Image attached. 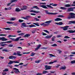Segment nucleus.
Masks as SVG:
<instances>
[{
  "label": "nucleus",
  "mask_w": 75,
  "mask_h": 75,
  "mask_svg": "<svg viewBox=\"0 0 75 75\" xmlns=\"http://www.w3.org/2000/svg\"><path fill=\"white\" fill-rule=\"evenodd\" d=\"M52 4H50V5H47L46 6L44 5H40V6L41 7H42V8H45L46 9H48V7H49V8H53V7L51 6V5H52Z\"/></svg>",
  "instance_id": "f257e3e1"
},
{
  "label": "nucleus",
  "mask_w": 75,
  "mask_h": 75,
  "mask_svg": "<svg viewBox=\"0 0 75 75\" xmlns=\"http://www.w3.org/2000/svg\"><path fill=\"white\" fill-rule=\"evenodd\" d=\"M52 21H47L45 23H43L40 24L41 25H43L44 27H45L47 25H48L50 23H51Z\"/></svg>",
  "instance_id": "f03ea898"
},
{
  "label": "nucleus",
  "mask_w": 75,
  "mask_h": 75,
  "mask_svg": "<svg viewBox=\"0 0 75 75\" xmlns=\"http://www.w3.org/2000/svg\"><path fill=\"white\" fill-rule=\"evenodd\" d=\"M69 14L71 16H69L67 18L68 19H70L71 18H75V14L73 13H70Z\"/></svg>",
  "instance_id": "7ed1b4c3"
},
{
  "label": "nucleus",
  "mask_w": 75,
  "mask_h": 75,
  "mask_svg": "<svg viewBox=\"0 0 75 75\" xmlns=\"http://www.w3.org/2000/svg\"><path fill=\"white\" fill-rule=\"evenodd\" d=\"M45 13L47 14H51V15H55L56 14H58V13H50L48 12V11H45Z\"/></svg>",
  "instance_id": "20e7f679"
},
{
  "label": "nucleus",
  "mask_w": 75,
  "mask_h": 75,
  "mask_svg": "<svg viewBox=\"0 0 75 75\" xmlns=\"http://www.w3.org/2000/svg\"><path fill=\"white\" fill-rule=\"evenodd\" d=\"M17 37V36L16 35H9L8 36V38H9V39H11L12 41H15V39L14 38H11L10 37Z\"/></svg>",
  "instance_id": "39448f33"
},
{
  "label": "nucleus",
  "mask_w": 75,
  "mask_h": 75,
  "mask_svg": "<svg viewBox=\"0 0 75 75\" xmlns=\"http://www.w3.org/2000/svg\"><path fill=\"white\" fill-rule=\"evenodd\" d=\"M45 70H47V69H51L52 68V66H48V65L45 66Z\"/></svg>",
  "instance_id": "423d86ee"
},
{
  "label": "nucleus",
  "mask_w": 75,
  "mask_h": 75,
  "mask_svg": "<svg viewBox=\"0 0 75 75\" xmlns=\"http://www.w3.org/2000/svg\"><path fill=\"white\" fill-rule=\"evenodd\" d=\"M13 71L16 74H18V73L20 72V71L18 70V69H17L16 68H13Z\"/></svg>",
  "instance_id": "0eeeda50"
},
{
  "label": "nucleus",
  "mask_w": 75,
  "mask_h": 75,
  "mask_svg": "<svg viewBox=\"0 0 75 75\" xmlns=\"http://www.w3.org/2000/svg\"><path fill=\"white\" fill-rule=\"evenodd\" d=\"M6 42H1L0 43V45L2 46V47H4L6 45H7V44H6Z\"/></svg>",
  "instance_id": "6e6552de"
},
{
  "label": "nucleus",
  "mask_w": 75,
  "mask_h": 75,
  "mask_svg": "<svg viewBox=\"0 0 75 75\" xmlns=\"http://www.w3.org/2000/svg\"><path fill=\"white\" fill-rule=\"evenodd\" d=\"M21 28H23V27H26L27 25L25 24V23H23L21 24Z\"/></svg>",
  "instance_id": "1a4fd4ad"
},
{
  "label": "nucleus",
  "mask_w": 75,
  "mask_h": 75,
  "mask_svg": "<svg viewBox=\"0 0 75 75\" xmlns=\"http://www.w3.org/2000/svg\"><path fill=\"white\" fill-rule=\"evenodd\" d=\"M53 35H51L50 36V35L47 36L45 37V38L46 39H49L50 38H51L52 37Z\"/></svg>",
  "instance_id": "9d476101"
},
{
  "label": "nucleus",
  "mask_w": 75,
  "mask_h": 75,
  "mask_svg": "<svg viewBox=\"0 0 75 75\" xmlns=\"http://www.w3.org/2000/svg\"><path fill=\"white\" fill-rule=\"evenodd\" d=\"M27 8V6H24L23 7V8H21V10H26Z\"/></svg>",
  "instance_id": "9b49d317"
},
{
  "label": "nucleus",
  "mask_w": 75,
  "mask_h": 75,
  "mask_svg": "<svg viewBox=\"0 0 75 75\" xmlns=\"http://www.w3.org/2000/svg\"><path fill=\"white\" fill-rule=\"evenodd\" d=\"M17 58L16 57L13 56H10L9 57V59H15Z\"/></svg>",
  "instance_id": "f8f14e48"
},
{
  "label": "nucleus",
  "mask_w": 75,
  "mask_h": 75,
  "mask_svg": "<svg viewBox=\"0 0 75 75\" xmlns=\"http://www.w3.org/2000/svg\"><path fill=\"white\" fill-rule=\"evenodd\" d=\"M17 55L21 57L23 55V54H21V52L20 51H18L17 52Z\"/></svg>",
  "instance_id": "ddd939ff"
},
{
  "label": "nucleus",
  "mask_w": 75,
  "mask_h": 75,
  "mask_svg": "<svg viewBox=\"0 0 75 75\" xmlns=\"http://www.w3.org/2000/svg\"><path fill=\"white\" fill-rule=\"evenodd\" d=\"M74 11V9L72 8H69L67 9V11Z\"/></svg>",
  "instance_id": "4468645a"
},
{
  "label": "nucleus",
  "mask_w": 75,
  "mask_h": 75,
  "mask_svg": "<svg viewBox=\"0 0 75 75\" xmlns=\"http://www.w3.org/2000/svg\"><path fill=\"white\" fill-rule=\"evenodd\" d=\"M69 26H67L65 27H64L63 28V30H64V31H66V30H68L67 28H69Z\"/></svg>",
  "instance_id": "2eb2a0df"
},
{
  "label": "nucleus",
  "mask_w": 75,
  "mask_h": 75,
  "mask_svg": "<svg viewBox=\"0 0 75 75\" xmlns=\"http://www.w3.org/2000/svg\"><path fill=\"white\" fill-rule=\"evenodd\" d=\"M16 18H14V17H12L11 18L10 20H9V21H15L16 20Z\"/></svg>",
  "instance_id": "dca6fc26"
},
{
  "label": "nucleus",
  "mask_w": 75,
  "mask_h": 75,
  "mask_svg": "<svg viewBox=\"0 0 75 75\" xmlns=\"http://www.w3.org/2000/svg\"><path fill=\"white\" fill-rule=\"evenodd\" d=\"M67 32H68L69 33H75V30H69L67 31Z\"/></svg>",
  "instance_id": "f3484780"
},
{
  "label": "nucleus",
  "mask_w": 75,
  "mask_h": 75,
  "mask_svg": "<svg viewBox=\"0 0 75 75\" xmlns=\"http://www.w3.org/2000/svg\"><path fill=\"white\" fill-rule=\"evenodd\" d=\"M41 46V45H38V46L37 47V48L35 49V51H38L39 48H40V47Z\"/></svg>",
  "instance_id": "a211bd4d"
},
{
  "label": "nucleus",
  "mask_w": 75,
  "mask_h": 75,
  "mask_svg": "<svg viewBox=\"0 0 75 75\" xmlns=\"http://www.w3.org/2000/svg\"><path fill=\"white\" fill-rule=\"evenodd\" d=\"M62 20V19L60 18H57L54 19V21H61Z\"/></svg>",
  "instance_id": "6ab92c4d"
},
{
  "label": "nucleus",
  "mask_w": 75,
  "mask_h": 75,
  "mask_svg": "<svg viewBox=\"0 0 75 75\" xmlns=\"http://www.w3.org/2000/svg\"><path fill=\"white\" fill-rule=\"evenodd\" d=\"M30 12H33V13H40V11H35L34 10H31L30 11Z\"/></svg>",
  "instance_id": "aec40b11"
},
{
  "label": "nucleus",
  "mask_w": 75,
  "mask_h": 75,
  "mask_svg": "<svg viewBox=\"0 0 75 75\" xmlns=\"http://www.w3.org/2000/svg\"><path fill=\"white\" fill-rule=\"evenodd\" d=\"M66 69V67L64 66V67H62L60 69V70H61L62 69L65 70Z\"/></svg>",
  "instance_id": "412c9836"
},
{
  "label": "nucleus",
  "mask_w": 75,
  "mask_h": 75,
  "mask_svg": "<svg viewBox=\"0 0 75 75\" xmlns=\"http://www.w3.org/2000/svg\"><path fill=\"white\" fill-rule=\"evenodd\" d=\"M7 40H8V39L4 37H2V41H7Z\"/></svg>",
  "instance_id": "4be33fe9"
},
{
  "label": "nucleus",
  "mask_w": 75,
  "mask_h": 75,
  "mask_svg": "<svg viewBox=\"0 0 75 75\" xmlns=\"http://www.w3.org/2000/svg\"><path fill=\"white\" fill-rule=\"evenodd\" d=\"M56 24L57 25H62L63 24V23L62 22H59L58 23H56Z\"/></svg>",
  "instance_id": "5701e85b"
},
{
  "label": "nucleus",
  "mask_w": 75,
  "mask_h": 75,
  "mask_svg": "<svg viewBox=\"0 0 75 75\" xmlns=\"http://www.w3.org/2000/svg\"><path fill=\"white\" fill-rule=\"evenodd\" d=\"M30 28H32V27H35L36 26L34 25L31 24L29 25Z\"/></svg>",
  "instance_id": "b1692460"
},
{
  "label": "nucleus",
  "mask_w": 75,
  "mask_h": 75,
  "mask_svg": "<svg viewBox=\"0 0 75 75\" xmlns=\"http://www.w3.org/2000/svg\"><path fill=\"white\" fill-rule=\"evenodd\" d=\"M21 38V37L17 38L16 39H15V41H19V39Z\"/></svg>",
  "instance_id": "393cba45"
},
{
  "label": "nucleus",
  "mask_w": 75,
  "mask_h": 75,
  "mask_svg": "<svg viewBox=\"0 0 75 75\" xmlns=\"http://www.w3.org/2000/svg\"><path fill=\"white\" fill-rule=\"evenodd\" d=\"M30 36V35L28 34H26L24 36V37L27 38V37H29Z\"/></svg>",
  "instance_id": "a878e982"
},
{
  "label": "nucleus",
  "mask_w": 75,
  "mask_h": 75,
  "mask_svg": "<svg viewBox=\"0 0 75 75\" xmlns=\"http://www.w3.org/2000/svg\"><path fill=\"white\" fill-rule=\"evenodd\" d=\"M13 63H14V61L10 60L9 63H8V64H13Z\"/></svg>",
  "instance_id": "bb28decb"
},
{
  "label": "nucleus",
  "mask_w": 75,
  "mask_h": 75,
  "mask_svg": "<svg viewBox=\"0 0 75 75\" xmlns=\"http://www.w3.org/2000/svg\"><path fill=\"white\" fill-rule=\"evenodd\" d=\"M33 24H34L35 25H36V26H40V25L39 24V23H33Z\"/></svg>",
  "instance_id": "cd10ccee"
},
{
  "label": "nucleus",
  "mask_w": 75,
  "mask_h": 75,
  "mask_svg": "<svg viewBox=\"0 0 75 75\" xmlns=\"http://www.w3.org/2000/svg\"><path fill=\"white\" fill-rule=\"evenodd\" d=\"M65 7H71V5L69 4H67L64 5Z\"/></svg>",
  "instance_id": "c85d7f7f"
},
{
  "label": "nucleus",
  "mask_w": 75,
  "mask_h": 75,
  "mask_svg": "<svg viewBox=\"0 0 75 75\" xmlns=\"http://www.w3.org/2000/svg\"><path fill=\"white\" fill-rule=\"evenodd\" d=\"M56 38L55 36H53L52 38V41H55V38Z\"/></svg>",
  "instance_id": "c756f323"
},
{
  "label": "nucleus",
  "mask_w": 75,
  "mask_h": 75,
  "mask_svg": "<svg viewBox=\"0 0 75 75\" xmlns=\"http://www.w3.org/2000/svg\"><path fill=\"white\" fill-rule=\"evenodd\" d=\"M6 23H7V24H14V22L11 21L7 22Z\"/></svg>",
  "instance_id": "7c9ffc66"
},
{
  "label": "nucleus",
  "mask_w": 75,
  "mask_h": 75,
  "mask_svg": "<svg viewBox=\"0 0 75 75\" xmlns=\"http://www.w3.org/2000/svg\"><path fill=\"white\" fill-rule=\"evenodd\" d=\"M21 10H20L19 9V8H16V11H17V12H19V11H21Z\"/></svg>",
  "instance_id": "2f4dec72"
},
{
  "label": "nucleus",
  "mask_w": 75,
  "mask_h": 75,
  "mask_svg": "<svg viewBox=\"0 0 75 75\" xmlns=\"http://www.w3.org/2000/svg\"><path fill=\"white\" fill-rule=\"evenodd\" d=\"M26 20H28L29 19V18H31V16H26Z\"/></svg>",
  "instance_id": "473e14b6"
},
{
  "label": "nucleus",
  "mask_w": 75,
  "mask_h": 75,
  "mask_svg": "<svg viewBox=\"0 0 75 75\" xmlns=\"http://www.w3.org/2000/svg\"><path fill=\"white\" fill-rule=\"evenodd\" d=\"M49 72L47 71H43L42 74H47V73H48Z\"/></svg>",
  "instance_id": "72a5a7b5"
},
{
  "label": "nucleus",
  "mask_w": 75,
  "mask_h": 75,
  "mask_svg": "<svg viewBox=\"0 0 75 75\" xmlns=\"http://www.w3.org/2000/svg\"><path fill=\"white\" fill-rule=\"evenodd\" d=\"M4 30H11V29L8 28H4Z\"/></svg>",
  "instance_id": "f704fd0d"
},
{
  "label": "nucleus",
  "mask_w": 75,
  "mask_h": 75,
  "mask_svg": "<svg viewBox=\"0 0 75 75\" xmlns=\"http://www.w3.org/2000/svg\"><path fill=\"white\" fill-rule=\"evenodd\" d=\"M7 50V49H3L2 50V51H5V52H9V51H10Z\"/></svg>",
  "instance_id": "c9c22d12"
},
{
  "label": "nucleus",
  "mask_w": 75,
  "mask_h": 75,
  "mask_svg": "<svg viewBox=\"0 0 75 75\" xmlns=\"http://www.w3.org/2000/svg\"><path fill=\"white\" fill-rule=\"evenodd\" d=\"M33 8H36V9H37V10H40V8H38V6H33Z\"/></svg>",
  "instance_id": "e433bc0d"
},
{
  "label": "nucleus",
  "mask_w": 75,
  "mask_h": 75,
  "mask_svg": "<svg viewBox=\"0 0 75 75\" xmlns=\"http://www.w3.org/2000/svg\"><path fill=\"white\" fill-rule=\"evenodd\" d=\"M60 8V9H62V10H67V8L64 7H61Z\"/></svg>",
  "instance_id": "4c0bfd02"
},
{
  "label": "nucleus",
  "mask_w": 75,
  "mask_h": 75,
  "mask_svg": "<svg viewBox=\"0 0 75 75\" xmlns=\"http://www.w3.org/2000/svg\"><path fill=\"white\" fill-rule=\"evenodd\" d=\"M3 72H7L8 71V69H5L4 70H3Z\"/></svg>",
  "instance_id": "58836bf2"
},
{
  "label": "nucleus",
  "mask_w": 75,
  "mask_h": 75,
  "mask_svg": "<svg viewBox=\"0 0 75 75\" xmlns=\"http://www.w3.org/2000/svg\"><path fill=\"white\" fill-rule=\"evenodd\" d=\"M69 22L72 23L73 24H75V21H69Z\"/></svg>",
  "instance_id": "ea45409f"
},
{
  "label": "nucleus",
  "mask_w": 75,
  "mask_h": 75,
  "mask_svg": "<svg viewBox=\"0 0 75 75\" xmlns=\"http://www.w3.org/2000/svg\"><path fill=\"white\" fill-rule=\"evenodd\" d=\"M24 35H25V33H21L18 34V35H21V36H23Z\"/></svg>",
  "instance_id": "a19ab883"
},
{
  "label": "nucleus",
  "mask_w": 75,
  "mask_h": 75,
  "mask_svg": "<svg viewBox=\"0 0 75 75\" xmlns=\"http://www.w3.org/2000/svg\"><path fill=\"white\" fill-rule=\"evenodd\" d=\"M51 47H57V45L56 44H54L53 45H51Z\"/></svg>",
  "instance_id": "79ce46f5"
},
{
  "label": "nucleus",
  "mask_w": 75,
  "mask_h": 75,
  "mask_svg": "<svg viewBox=\"0 0 75 75\" xmlns=\"http://www.w3.org/2000/svg\"><path fill=\"white\" fill-rule=\"evenodd\" d=\"M35 54V53H34L33 52H32L31 55H30V56H34V55Z\"/></svg>",
  "instance_id": "37998d69"
},
{
  "label": "nucleus",
  "mask_w": 75,
  "mask_h": 75,
  "mask_svg": "<svg viewBox=\"0 0 75 75\" xmlns=\"http://www.w3.org/2000/svg\"><path fill=\"white\" fill-rule=\"evenodd\" d=\"M16 1H17V0H11V3H14V2H15Z\"/></svg>",
  "instance_id": "c03bdc74"
},
{
  "label": "nucleus",
  "mask_w": 75,
  "mask_h": 75,
  "mask_svg": "<svg viewBox=\"0 0 75 75\" xmlns=\"http://www.w3.org/2000/svg\"><path fill=\"white\" fill-rule=\"evenodd\" d=\"M23 21H24L22 20L19 19L18 20V22L19 23H22V22H23Z\"/></svg>",
  "instance_id": "a18cd8bd"
},
{
  "label": "nucleus",
  "mask_w": 75,
  "mask_h": 75,
  "mask_svg": "<svg viewBox=\"0 0 75 75\" xmlns=\"http://www.w3.org/2000/svg\"><path fill=\"white\" fill-rule=\"evenodd\" d=\"M58 17H65V16H63L62 15H59V16H57Z\"/></svg>",
  "instance_id": "49530a36"
},
{
  "label": "nucleus",
  "mask_w": 75,
  "mask_h": 75,
  "mask_svg": "<svg viewBox=\"0 0 75 75\" xmlns=\"http://www.w3.org/2000/svg\"><path fill=\"white\" fill-rule=\"evenodd\" d=\"M43 31H44L46 33H48V34H49V33L48 30H44Z\"/></svg>",
  "instance_id": "de8ad7c7"
},
{
  "label": "nucleus",
  "mask_w": 75,
  "mask_h": 75,
  "mask_svg": "<svg viewBox=\"0 0 75 75\" xmlns=\"http://www.w3.org/2000/svg\"><path fill=\"white\" fill-rule=\"evenodd\" d=\"M40 5H41V4H43V5H46V4H46V3H40Z\"/></svg>",
  "instance_id": "09e8293b"
},
{
  "label": "nucleus",
  "mask_w": 75,
  "mask_h": 75,
  "mask_svg": "<svg viewBox=\"0 0 75 75\" xmlns=\"http://www.w3.org/2000/svg\"><path fill=\"white\" fill-rule=\"evenodd\" d=\"M8 47H13V45H8Z\"/></svg>",
  "instance_id": "8fccbe9b"
},
{
  "label": "nucleus",
  "mask_w": 75,
  "mask_h": 75,
  "mask_svg": "<svg viewBox=\"0 0 75 75\" xmlns=\"http://www.w3.org/2000/svg\"><path fill=\"white\" fill-rule=\"evenodd\" d=\"M71 64H75V60H73L71 61Z\"/></svg>",
  "instance_id": "3c124183"
},
{
  "label": "nucleus",
  "mask_w": 75,
  "mask_h": 75,
  "mask_svg": "<svg viewBox=\"0 0 75 75\" xmlns=\"http://www.w3.org/2000/svg\"><path fill=\"white\" fill-rule=\"evenodd\" d=\"M14 63H15V64L20 63V62L18 61H14Z\"/></svg>",
  "instance_id": "603ef678"
},
{
  "label": "nucleus",
  "mask_w": 75,
  "mask_h": 75,
  "mask_svg": "<svg viewBox=\"0 0 75 75\" xmlns=\"http://www.w3.org/2000/svg\"><path fill=\"white\" fill-rule=\"evenodd\" d=\"M62 37V36L61 35H59L57 36V38H59L60 37Z\"/></svg>",
  "instance_id": "864d4df0"
},
{
  "label": "nucleus",
  "mask_w": 75,
  "mask_h": 75,
  "mask_svg": "<svg viewBox=\"0 0 75 75\" xmlns=\"http://www.w3.org/2000/svg\"><path fill=\"white\" fill-rule=\"evenodd\" d=\"M70 38V37L68 36H65L64 37V38H66V39H68V38Z\"/></svg>",
  "instance_id": "5fc2aeb1"
},
{
  "label": "nucleus",
  "mask_w": 75,
  "mask_h": 75,
  "mask_svg": "<svg viewBox=\"0 0 75 75\" xmlns=\"http://www.w3.org/2000/svg\"><path fill=\"white\" fill-rule=\"evenodd\" d=\"M6 35H7L2 34H0V36H6Z\"/></svg>",
  "instance_id": "6e6d98bb"
},
{
  "label": "nucleus",
  "mask_w": 75,
  "mask_h": 75,
  "mask_svg": "<svg viewBox=\"0 0 75 75\" xmlns=\"http://www.w3.org/2000/svg\"><path fill=\"white\" fill-rule=\"evenodd\" d=\"M42 35H47V34L43 32L42 33Z\"/></svg>",
  "instance_id": "4d7b16f0"
},
{
  "label": "nucleus",
  "mask_w": 75,
  "mask_h": 75,
  "mask_svg": "<svg viewBox=\"0 0 75 75\" xmlns=\"http://www.w3.org/2000/svg\"><path fill=\"white\" fill-rule=\"evenodd\" d=\"M11 42H12L11 41H8L7 42H6V43H11Z\"/></svg>",
  "instance_id": "13d9d810"
},
{
  "label": "nucleus",
  "mask_w": 75,
  "mask_h": 75,
  "mask_svg": "<svg viewBox=\"0 0 75 75\" xmlns=\"http://www.w3.org/2000/svg\"><path fill=\"white\" fill-rule=\"evenodd\" d=\"M40 62V60H38L35 62V63H39Z\"/></svg>",
  "instance_id": "bf43d9fd"
},
{
  "label": "nucleus",
  "mask_w": 75,
  "mask_h": 75,
  "mask_svg": "<svg viewBox=\"0 0 75 75\" xmlns=\"http://www.w3.org/2000/svg\"><path fill=\"white\" fill-rule=\"evenodd\" d=\"M34 19L36 20V21H40V20L39 19H38V18H35Z\"/></svg>",
  "instance_id": "052dcab7"
},
{
  "label": "nucleus",
  "mask_w": 75,
  "mask_h": 75,
  "mask_svg": "<svg viewBox=\"0 0 75 75\" xmlns=\"http://www.w3.org/2000/svg\"><path fill=\"white\" fill-rule=\"evenodd\" d=\"M36 30H33L32 31V33L33 34H34L35 33Z\"/></svg>",
  "instance_id": "680f3d73"
},
{
  "label": "nucleus",
  "mask_w": 75,
  "mask_h": 75,
  "mask_svg": "<svg viewBox=\"0 0 75 75\" xmlns=\"http://www.w3.org/2000/svg\"><path fill=\"white\" fill-rule=\"evenodd\" d=\"M49 54L50 56L51 57H54V55L52 54Z\"/></svg>",
  "instance_id": "e2e57ef3"
},
{
  "label": "nucleus",
  "mask_w": 75,
  "mask_h": 75,
  "mask_svg": "<svg viewBox=\"0 0 75 75\" xmlns=\"http://www.w3.org/2000/svg\"><path fill=\"white\" fill-rule=\"evenodd\" d=\"M13 55H17V53L14 52L13 54Z\"/></svg>",
  "instance_id": "0e129e2a"
},
{
  "label": "nucleus",
  "mask_w": 75,
  "mask_h": 75,
  "mask_svg": "<svg viewBox=\"0 0 75 75\" xmlns=\"http://www.w3.org/2000/svg\"><path fill=\"white\" fill-rule=\"evenodd\" d=\"M10 5H11V3H8L7 4V6H9Z\"/></svg>",
  "instance_id": "69168bd1"
},
{
  "label": "nucleus",
  "mask_w": 75,
  "mask_h": 75,
  "mask_svg": "<svg viewBox=\"0 0 75 75\" xmlns=\"http://www.w3.org/2000/svg\"><path fill=\"white\" fill-rule=\"evenodd\" d=\"M17 33H21V30H18L17 31Z\"/></svg>",
  "instance_id": "338daca9"
},
{
  "label": "nucleus",
  "mask_w": 75,
  "mask_h": 75,
  "mask_svg": "<svg viewBox=\"0 0 75 75\" xmlns=\"http://www.w3.org/2000/svg\"><path fill=\"white\" fill-rule=\"evenodd\" d=\"M57 4H55L53 5L52 6H57Z\"/></svg>",
  "instance_id": "774afa93"
}]
</instances>
